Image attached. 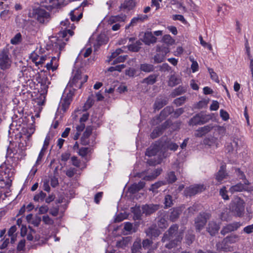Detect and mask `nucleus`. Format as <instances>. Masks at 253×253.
Returning <instances> with one entry per match:
<instances>
[{
  "label": "nucleus",
  "instance_id": "obj_27",
  "mask_svg": "<svg viewBox=\"0 0 253 253\" xmlns=\"http://www.w3.org/2000/svg\"><path fill=\"white\" fill-rule=\"evenodd\" d=\"M131 211L133 214V218L134 220H140L142 215L141 208L140 206H135L131 208Z\"/></svg>",
  "mask_w": 253,
  "mask_h": 253
},
{
  "label": "nucleus",
  "instance_id": "obj_49",
  "mask_svg": "<svg viewBox=\"0 0 253 253\" xmlns=\"http://www.w3.org/2000/svg\"><path fill=\"white\" fill-rule=\"evenodd\" d=\"M22 35L20 33L16 34L10 40V43L12 44H17L21 42Z\"/></svg>",
  "mask_w": 253,
  "mask_h": 253
},
{
  "label": "nucleus",
  "instance_id": "obj_45",
  "mask_svg": "<svg viewBox=\"0 0 253 253\" xmlns=\"http://www.w3.org/2000/svg\"><path fill=\"white\" fill-rule=\"evenodd\" d=\"M180 83V80L174 75H171L169 81V85L170 86H174Z\"/></svg>",
  "mask_w": 253,
  "mask_h": 253
},
{
  "label": "nucleus",
  "instance_id": "obj_47",
  "mask_svg": "<svg viewBox=\"0 0 253 253\" xmlns=\"http://www.w3.org/2000/svg\"><path fill=\"white\" fill-rule=\"evenodd\" d=\"M46 197V194L41 191L39 193L36 194L34 197L35 202H42Z\"/></svg>",
  "mask_w": 253,
  "mask_h": 253
},
{
  "label": "nucleus",
  "instance_id": "obj_59",
  "mask_svg": "<svg viewBox=\"0 0 253 253\" xmlns=\"http://www.w3.org/2000/svg\"><path fill=\"white\" fill-rule=\"evenodd\" d=\"M127 245V241L124 239L118 241L116 243V246L119 248L124 249Z\"/></svg>",
  "mask_w": 253,
  "mask_h": 253
},
{
  "label": "nucleus",
  "instance_id": "obj_55",
  "mask_svg": "<svg viewBox=\"0 0 253 253\" xmlns=\"http://www.w3.org/2000/svg\"><path fill=\"white\" fill-rule=\"evenodd\" d=\"M46 149V148H44L42 147V149H41V150L39 154L38 159L36 162V165H39L40 162L42 161V158L44 155V152L45 151Z\"/></svg>",
  "mask_w": 253,
  "mask_h": 253
},
{
  "label": "nucleus",
  "instance_id": "obj_53",
  "mask_svg": "<svg viewBox=\"0 0 253 253\" xmlns=\"http://www.w3.org/2000/svg\"><path fill=\"white\" fill-rule=\"evenodd\" d=\"M186 243L188 245H191L195 240V235L192 233H188L185 237Z\"/></svg>",
  "mask_w": 253,
  "mask_h": 253
},
{
  "label": "nucleus",
  "instance_id": "obj_9",
  "mask_svg": "<svg viewBox=\"0 0 253 253\" xmlns=\"http://www.w3.org/2000/svg\"><path fill=\"white\" fill-rule=\"evenodd\" d=\"M178 226L176 224L171 225L169 230L166 232L162 239V241L165 242L167 240H170L175 238H178V236L182 237L180 235H177V230Z\"/></svg>",
  "mask_w": 253,
  "mask_h": 253
},
{
  "label": "nucleus",
  "instance_id": "obj_6",
  "mask_svg": "<svg viewBox=\"0 0 253 253\" xmlns=\"http://www.w3.org/2000/svg\"><path fill=\"white\" fill-rule=\"evenodd\" d=\"M35 13L37 20L40 23H47L50 19L49 13L42 7L37 8Z\"/></svg>",
  "mask_w": 253,
  "mask_h": 253
},
{
  "label": "nucleus",
  "instance_id": "obj_42",
  "mask_svg": "<svg viewBox=\"0 0 253 253\" xmlns=\"http://www.w3.org/2000/svg\"><path fill=\"white\" fill-rule=\"evenodd\" d=\"M156 51L157 52H160L166 56V54L169 52V47L165 45H158L156 48Z\"/></svg>",
  "mask_w": 253,
  "mask_h": 253
},
{
  "label": "nucleus",
  "instance_id": "obj_57",
  "mask_svg": "<svg viewBox=\"0 0 253 253\" xmlns=\"http://www.w3.org/2000/svg\"><path fill=\"white\" fill-rule=\"evenodd\" d=\"M127 55L119 56L114 59L113 62V64H116L118 63L123 62L126 59Z\"/></svg>",
  "mask_w": 253,
  "mask_h": 253
},
{
  "label": "nucleus",
  "instance_id": "obj_12",
  "mask_svg": "<svg viewBox=\"0 0 253 253\" xmlns=\"http://www.w3.org/2000/svg\"><path fill=\"white\" fill-rule=\"evenodd\" d=\"M65 41H66L62 37V39H55V41L54 42L51 41V42H53L52 44L53 51H54L55 53H57L58 58H59L61 51L63 50L65 45H66Z\"/></svg>",
  "mask_w": 253,
  "mask_h": 253
},
{
  "label": "nucleus",
  "instance_id": "obj_20",
  "mask_svg": "<svg viewBox=\"0 0 253 253\" xmlns=\"http://www.w3.org/2000/svg\"><path fill=\"white\" fill-rule=\"evenodd\" d=\"M219 229V224H217L215 221H211L208 224V226L207 228V231L211 236H214L218 232Z\"/></svg>",
  "mask_w": 253,
  "mask_h": 253
},
{
  "label": "nucleus",
  "instance_id": "obj_4",
  "mask_svg": "<svg viewBox=\"0 0 253 253\" xmlns=\"http://www.w3.org/2000/svg\"><path fill=\"white\" fill-rule=\"evenodd\" d=\"M211 214L209 212H201L195 218L194 225L197 231L200 232L210 218Z\"/></svg>",
  "mask_w": 253,
  "mask_h": 253
},
{
  "label": "nucleus",
  "instance_id": "obj_46",
  "mask_svg": "<svg viewBox=\"0 0 253 253\" xmlns=\"http://www.w3.org/2000/svg\"><path fill=\"white\" fill-rule=\"evenodd\" d=\"M158 226L160 228L164 229L168 226V222L164 217H161L158 221Z\"/></svg>",
  "mask_w": 253,
  "mask_h": 253
},
{
  "label": "nucleus",
  "instance_id": "obj_54",
  "mask_svg": "<svg viewBox=\"0 0 253 253\" xmlns=\"http://www.w3.org/2000/svg\"><path fill=\"white\" fill-rule=\"evenodd\" d=\"M162 40L163 42L168 44H172L173 42V40L169 35H164L163 37Z\"/></svg>",
  "mask_w": 253,
  "mask_h": 253
},
{
  "label": "nucleus",
  "instance_id": "obj_58",
  "mask_svg": "<svg viewBox=\"0 0 253 253\" xmlns=\"http://www.w3.org/2000/svg\"><path fill=\"white\" fill-rule=\"evenodd\" d=\"M42 221L45 224L48 225H52L54 222L53 220L48 215H43Z\"/></svg>",
  "mask_w": 253,
  "mask_h": 253
},
{
  "label": "nucleus",
  "instance_id": "obj_38",
  "mask_svg": "<svg viewBox=\"0 0 253 253\" xmlns=\"http://www.w3.org/2000/svg\"><path fill=\"white\" fill-rule=\"evenodd\" d=\"M180 213L179 209L173 208L169 214V219L172 221H175L178 217Z\"/></svg>",
  "mask_w": 253,
  "mask_h": 253
},
{
  "label": "nucleus",
  "instance_id": "obj_41",
  "mask_svg": "<svg viewBox=\"0 0 253 253\" xmlns=\"http://www.w3.org/2000/svg\"><path fill=\"white\" fill-rule=\"evenodd\" d=\"M226 172L223 169V166L220 167V170L216 175V179L218 182H221L222 180L225 177Z\"/></svg>",
  "mask_w": 253,
  "mask_h": 253
},
{
  "label": "nucleus",
  "instance_id": "obj_26",
  "mask_svg": "<svg viewBox=\"0 0 253 253\" xmlns=\"http://www.w3.org/2000/svg\"><path fill=\"white\" fill-rule=\"evenodd\" d=\"M142 250L141 241L140 239L137 238L133 243L131 248L132 253H141Z\"/></svg>",
  "mask_w": 253,
  "mask_h": 253
},
{
  "label": "nucleus",
  "instance_id": "obj_48",
  "mask_svg": "<svg viewBox=\"0 0 253 253\" xmlns=\"http://www.w3.org/2000/svg\"><path fill=\"white\" fill-rule=\"evenodd\" d=\"M165 55L158 52L154 57V63H160L163 62L165 59Z\"/></svg>",
  "mask_w": 253,
  "mask_h": 253
},
{
  "label": "nucleus",
  "instance_id": "obj_31",
  "mask_svg": "<svg viewBox=\"0 0 253 253\" xmlns=\"http://www.w3.org/2000/svg\"><path fill=\"white\" fill-rule=\"evenodd\" d=\"M142 44V42L140 40H138L135 42L128 45L127 47L130 51L138 52L141 48Z\"/></svg>",
  "mask_w": 253,
  "mask_h": 253
},
{
  "label": "nucleus",
  "instance_id": "obj_34",
  "mask_svg": "<svg viewBox=\"0 0 253 253\" xmlns=\"http://www.w3.org/2000/svg\"><path fill=\"white\" fill-rule=\"evenodd\" d=\"M57 58L56 57H52L50 62L49 63H48L46 65V67L48 70H52L53 71L55 70L58 66L57 62Z\"/></svg>",
  "mask_w": 253,
  "mask_h": 253
},
{
  "label": "nucleus",
  "instance_id": "obj_11",
  "mask_svg": "<svg viewBox=\"0 0 253 253\" xmlns=\"http://www.w3.org/2000/svg\"><path fill=\"white\" fill-rule=\"evenodd\" d=\"M205 189L206 186L204 184H196L186 188L184 190V193L186 196L191 197L201 193Z\"/></svg>",
  "mask_w": 253,
  "mask_h": 253
},
{
  "label": "nucleus",
  "instance_id": "obj_1",
  "mask_svg": "<svg viewBox=\"0 0 253 253\" xmlns=\"http://www.w3.org/2000/svg\"><path fill=\"white\" fill-rule=\"evenodd\" d=\"M160 151V147L159 145L157 144L151 145L147 149L145 153L146 156L149 157H154V158H150L147 160V163L150 166H155L161 163L162 158L160 156H157Z\"/></svg>",
  "mask_w": 253,
  "mask_h": 253
},
{
  "label": "nucleus",
  "instance_id": "obj_62",
  "mask_svg": "<svg viewBox=\"0 0 253 253\" xmlns=\"http://www.w3.org/2000/svg\"><path fill=\"white\" fill-rule=\"evenodd\" d=\"M220 115L224 121H227L229 119V116L228 113L223 109L220 110Z\"/></svg>",
  "mask_w": 253,
  "mask_h": 253
},
{
  "label": "nucleus",
  "instance_id": "obj_7",
  "mask_svg": "<svg viewBox=\"0 0 253 253\" xmlns=\"http://www.w3.org/2000/svg\"><path fill=\"white\" fill-rule=\"evenodd\" d=\"M50 4L46 5L44 2H42L41 6L45 7L48 10H52L55 7L63 6L67 4L69 2L74 1V0H48Z\"/></svg>",
  "mask_w": 253,
  "mask_h": 253
},
{
  "label": "nucleus",
  "instance_id": "obj_32",
  "mask_svg": "<svg viewBox=\"0 0 253 253\" xmlns=\"http://www.w3.org/2000/svg\"><path fill=\"white\" fill-rule=\"evenodd\" d=\"M158 77V75L157 74H151L148 77L143 79L142 83L146 84H153L157 81V78Z\"/></svg>",
  "mask_w": 253,
  "mask_h": 253
},
{
  "label": "nucleus",
  "instance_id": "obj_24",
  "mask_svg": "<svg viewBox=\"0 0 253 253\" xmlns=\"http://www.w3.org/2000/svg\"><path fill=\"white\" fill-rule=\"evenodd\" d=\"M240 239L239 236L236 234H231L228 236L223 240L222 243L225 245L228 244H234L239 241Z\"/></svg>",
  "mask_w": 253,
  "mask_h": 253
},
{
  "label": "nucleus",
  "instance_id": "obj_37",
  "mask_svg": "<svg viewBox=\"0 0 253 253\" xmlns=\"http://www.w3.org/2000/svg\"><path fill=\"white\" fill-rule=\"evenodd\" d=\"M167 182L165 181H159L154 184L151 185L150 188L149 189V191H152L153 193H157V190L161 186L166 185Z\"/></svg>",
  "mask_w": 253,
  "mask_h": 253
},
{
  "label": "nucleus",
  "instance_id": "obj_18",
  "mask_svg": "<svg viewBox=\"0 0 253 253\" xmlns=\"http://www.w3.org/2000/svg\"><path fill=\"white\" fill-rule=\"evenodd\" d=\"M73 93L70 90L69 93L67 94V96L62 99L60 103V107L63 111H66L68 108L72 100Z\"/></svg>",
  "mask_w": 253,
  "mask_h": 253
},
{
  "label": "nucleus",
  "instance_id": "obj_60",
  "mask_svg": "<svg viewBox=\"0 0 253 253\" xmlns=\"http://www.w3.org/2000/svg\"><path fill=\"white\" fill-rule=\"evenodd\" d=\"M92 129L91 127H87L85 129V130L84 131L82 136L84 137V138H89V137L92 133Z\"/></svg>",
  "mask_w": 253,
  "mask_h": 253
},
{
  "label": "nucleus",
  "instance_id": "obj_22",
  "mask_svg": "<svg viewBox=\"0 0 253 253\" xmlns=\"http://www.w3.org/2000/svg\"><path fill=\"white\" fill-rule=\"evenodd\" d=\"M135 6V3L133 0H126L119 7L121 10L129 11L132 9Z\"/></svg>",
  "mask_w": 253,
  "mask_h": 253
},
{
  "label": "nucleus",
  "instance_id": "obj_39",
  "mask_svg": "<svg viewBox=\"0 0 253 253\" xmlns=\"http://www.w3.org/2000/svg\"><path fill=\"white\" fill-rule=\"evenodd\" d=\"M96 42L99 45L106 44L108 42V38L105 34H101L97 37Z\"/></svg>",
  "mask_w": 253,
  "mask_h": 253
},
{
  "label": "nucleus",
  "instance_id": "obj_56",
  "mask_svg": "<svg viewBox=\"0 0 253 253\" xmlns=\"http://www.w3.org/2000/svg\"><path fill=\"white\" fill-rule=\"evenodd\" d=\"M77 170L75 168H71L66 172V175L69 177H72L77 173Z\"/></svg>",
  "mask_w": 253,
  "mask_h": 253
},
{
  "label": "nucleus",
  "instance_id": "obj_3",
  "mask_svg": "<svg viewBox=\"0 0 253 253\" xmlns=\"http://www.w3.org/2000/svg\"><path fill=\"white\" fill-rule=\"evenodd\" d=\"M245 205L244 200L237 197L230 204V210L235 215L240 217L244 214Z\"/></svg>",
  "mask_w": 253,
  "mask_h": 253
},
{
  "label": "nucleus",
  "instance_id": "obj_14",
  "mask_svg": "<svg viewBox=\"0 0 253 253\" xmlns=\"http://www.w3.org/2000/svg\"><path fill=\"white\" fill-rule=\"evenodd\" d=\"M159 204H145L141 207L142 213L146 216L150 215L154 213L160 209Z\"/></svg>",
  "mask_w": 253,
  "mask_h": 253
},
{
  "label": "nucleus",
  "instance_id": "obj_5",
  "mask_svg": "<svg viewBox=\"0 0 253 253\" xmlns=\"http://www.w3.org/2000/svg\"><path fill=\"white\" fill-rule=\"evenodd\" d=\"M50 76L47 74H41L38 79V84L40 85V92L41 94L46 93L48 85L50 84Z\"/></svg>",
  "mask_w": 253,
  "mask_h": 253
},
{
  "label": "nucleus",
  "instance_id": "obj_61",
  "mask_svg": "<svg viewBox=\"0 0 253 253\" xmlns=\"http://www.w3.org/2000/svg\"><path fill=\"white\" fill-rule=\"evenodd\" d=\"M190 60L192 62L191 68L192 72L194 73L198 71L199 69V65L197 61H194L193 59L190 58Z\"/></svg>",
  "mask_w": 253,
  "mask_h": 253
},
{
  "label": "nucleus",
  "instance_id": "obj_2",
  "mask_svg": "<svg viewBox=\"0 0 253 253\" xmlns=\"http://www.w3.org/2000/svg\"><path fill=\"white\" fill-rule=\"evenodd\" d=\"M87 79L88 76L86 75H82L80 71L77 70L73 78L69 81L68 85L72 87L74 90H77L81 88Z\"/></svg>",
  "mask_w": 253,
  "mask_h": 253
},
{
  "label": "nucleus",
  "instance_id": "obj_44",
  "mask_svg": "<svg viewBox=\"0 0 253 253\" xmlns=\"http://www.w3.org/2000/svg\"><path fill=\"white\" fill-rule=\"evenodd\" d=\"M162 130L159 126H157L151 132L150 136L152 139L156 138L160 136L163 133Z\"/></svg>",
  "mask_w": 253,
  "mask_h": 253
},
{
  "label": "nucleus",
  "instance_id": "obj_13",
  "mask_svg": "<svg viewBox=\"0 0 253 253\" xmlns=\"http://www.w3.org/2000/svg\"><path fill=\"white\" fill-rule=\"evenodd\" d=\"M209 119V116L204 114H196L189 122V125H203L206 123Z\"/></svg>",
  "mask_w": 253,
  "mask_h": 253
},
{
  "label": "nucleus",
  "instance_id": "obj_40",
  "mask_svg": "<svg viewBox=\"0 0 253 253\" xmlns=\"http://www.w3.org/2000/svg\"><path fill=\"white\" fill-rule=\"evenodd\" d=\"M166 178L167 180L165 181L167 182V184L172 183L174 182L177 179V178L173 171H170L169 172Z\"/></svg>",
  "mask_w": 253,
  "mask_h": 253
},
{
  "label": "nucleus",
  "instance_id": "obj_36",
  "mask_svg": "<svg viewBox=\"0 0 253 253\" xmlns=\"http://www.w3.org/2000/svg\"><path fill=\"white\" fill-rule=\"evenodd\" d=\"M182 239V237L178 236V238L176 237L174 239H170V241L165 245V247L169 249H171L175 247L177 245L178 242H181Z\"/></svg>",
  "mask_w": 253,
  "mask_h": 253
},
{
  "label": "nucleus",
  "instance_id": "obj_43",
  "mask_svg": "<svg viewBox=\"0 0 253 253\" xmlns=\"http://www.w3.org/2000/svg\"><path fill=\"white\" fill-rule=\"evenodd\" d=\"M164 204L165 209L171 207L173 205L172 196L170 195H166L165 197Z\"/></svg>",
  "mask_w": 253,
  "mask_h": 253
},
{
  "label": "nucleus",
  "instance_id": "obj_35",
  "mask_svg": "<svg viewBox=\"0 0 253 253\" xmlns=\"http://www.w3.org/2000/svg\"><path fill=\"white\" fill-rule=\"evenodd\" d=\"M173 112V108L171 106H167L160 113L162 119H165L170 114Z\"/></svg>",
  "mask_w": 253,
  "mask_h": 253
},
{
  "label": "nucleus",
  "instance_id": "obj_10",
  "mask_svg": "<svg viewBox=\"0 0 253 253\" xmlns=\"http://www.w3.org/2000/svg\"><path fill=\"white\" fill-rule=\"evenodd\" d=\"M60 25L62 26V29H64L61 33V36L64 40L67 41L68 39V38H67V35H69V36H72L74 34V32L70 29V28L73 29V27L74 28H75V26H74V24H72L71 26H70L71 24L69 20L67 19H65L64 21H61Z\"/></svg>",
  "mask_w": 253,
  "mask_h": 253
},
{
  "label": "nucleus",
  "instance_id": "obj_8",
  "mask_svg": "<svg viewBox=\"0 0 253 253\" xmlns=\"http://www.w3.org/2000/svg\"><path fill=\"white\" fill-rule=\"evenodd\" d=\"M11 60L9 57L8 52L6 50H2L0 53V68L5 70L10 68Z\"/></svg>",
  "mask_w": 253,
  "mask_h": 253
},
{
  "label": "nucleus",
  "instance_id": "obj_30",
  "mask_svg": "<svg viewBox=\"0 0 253 253\" xmlns=\"http://www.w3.org/2000/svg\"><path fill=\"white\" fill-rule=\"evenodd\" d=\"M139 69L142 72L150 73L154 71L155 67L151 64L144 63L140 65Z\"/></svg>",
  "mask_w": 253,
  "mask_h": 253
},
{
  "label": "nucleus",
  "instance_id": "obj_29",
  "mask_svg": "<svg viewBox=\"0 0 253 253\" xmlns=\"http://www.w3.org/2000/svg\"><path fill=\"white\" fill-rule=\"evenodd\" d=\"M212 127L213 126L211 125H207L202 127L197 130L196 136L197 137H202L210 131Z\"/></svg>",
  "mask_w": 253,
  "mask_h": 253
},
{
  "label": "nucleus",
  "instance_id": "obj_33",
  "mask_svg": "<svg viewBox=\"0 0 253 253\" xmlns=\"http://www.w3.org/2000/svg\"><path fill=\"white\" fill-rule=\"evenodd\" d=\"M162 171V169H156L151 175H146L144 176L143 179L147 181L153 180L161 174Z\"/></svg>",
  "mask_w": 253,
  "mask_h": 253
},
{
  "label": "nucleus",
  "instance_id": "obj_52",
  "mask_svg": "<svg viewBox=\"0 0 253 253\" xmlns=\"http://www.w3.org/2000/svg\"><path fill=\"white\" fill-rule=\"evenodd\" d=\"M164 119H162V117L161 116V114L159 116H157L154 117L151 121V124L153 126H156L159 124L161 122H162Z\"/></svg>",
  "mask_w": 253,
  "mask_h": 253
},
{
  "label": "nucleus",
  "instance_id": "obj_16",
  "mask_svg": "<svg viewBox=\"0 0 253 253\" xmlns=\"http://www.w3.org/2000/svg\"><path fill=\"white\" fill-rule=\"evenodd\" d=\"M241 225V223L239 222H234L227 224L222 228L220 233L224 236L231 232L237 230Z\"/></svg>",
  "mask_w": 253,
  "mask_h": 253
},
{
  "label": "nucleus",
  "instance_id": "obj_63",
  "mask_svg": "<svg viewBox=\"0 0 253 253\" xmlns=\"http://www.w3.org/2000/svg\"><path fill=\"white\" fill-rule=\"evenodd\" d=\"M41 222V218L39 216H36L31 221V223L34 225V226L38 227Z\"/></svg>",
  "mask_w": 253,
  "mask_h": 253
},
{
  "label": "nucleus",
  "instance_id": "obj_19",
  "mask_svg": "<svg viewBox=\"0 0 253 253\" xmlns=\"http://www.w3.org/2000/svg\"><path fill=\"white\" fill-rule=\"evenodd\" d=\"M70 19L72 21H79L83 17L82 9L78 7L70 12Z\"/></svg>",
  "mask_w": 253,
  "mask_h": 253
},
{
  "label": "nucleus",
  "instance_id": "obj_15",
  "mask_svg": "<svg viewBox=\"0 0 253 253\" xmlns=\"http://www.w3.org/2000/svg\"><path fill=\"white\" fill-rule=\"evenodd\" d=\"M250 184L249 181L247 179L244 181V183L241 182L238 183L237 184L231 186L229 188V191L233 193L234 192H242L243 191L248 190V186Z\"/></svg>",
  "mask_w": 253,
  "mask_h": 253
},
{
  "label": "nucleus",
  "instance_id": "obj_64",
  "mask_svg": "<svg viewBox=\"0 0 253 253\" xmlns=\"http://www.w3.org/2000/svg\"><path fill=\"white\" fill-rule=\"evenodd\" d=\"M172 19L174 20H179L183 23H185L186 22L184 17L182 15H178V14L173 15L172 16Z\"/></svg>",
  "mask_w": 253,
  "mask_h": 253
},
{
  "label": "nucleus",
  "instance_id": "obj_23",
  "mask_svg": "<svg viewBox=\"0 0 253 253\" xmlns=\"http://www.w3.org/2000/svg\"><path fill=\"white\" fill-rule=\"evenodd\" d=\"M145 185V182L142 181L138 183H133L128 188V192L131 194H134L143 189Z\"/></svg>",
  "mask_w": 253,
  "mask_h": 253
},
{
  "label": "nucleus",
  "instance_id": "obj_50",
  "mask_svg": "<svg viewBox=\"0 0 253 253\" xmlns=\"http://www.w3.org/2000/svg\"><path fill=\"white\" fill-rule=\"evenodd\" d=\"M187 97L185 96H182L175 99L173 103L177 106H179L183 105L186 101Z\"/></svg>",
  "mask_w": 253,
  "mask_h": 253
},
{
  "label": "nucleus",
  "instance_id": "obj_51",
  "mask_svg": "<svg viewBox=\"0 0 253 253\" xmlns=\"http://www.w3.org/2000/svg\"><path fill=\"white\" fill-rule=\"evenodd\" d=\"M186 91V89L183 86H179L177 88L174 89L172 92L173 95L175 96L176 95H179Z\"/></svg>",
  "mask_w": 253,
  "mask_h": 253
},
{
  "label": "nucleus",
  "instance_id": "obj_28",
  "mask_svg": "<svg viewBox=\"0 0 253 253\" xmlns=\"http://www.w3.org/2000/svg\"><path fill=\"white\" fill-rule=\"evenodd\" d=\"M239 141L238 139H234L232 141L226 146V150L228 152L237 151L239 148Z\"/></svg>",
  "mask_w": 253,
  "mask_h": 253
},
{
  "label": "nucleus",
  "instance_id": "obj_17",
  "mask_svg": "<svg viewBox=\"0 0 253 253\" xmlns=\"http://www.w3.org/2000/svg\"><path fill=\"white\" fill-rule=\"evenodd\" d=\"M146 45H150L157 42V38L154 36L151 32H146L144 33L143 38L141 39Z\"/></svg>",
  "mask_w": 253,
  "mask_h": 253
},
{
  "label": "nucleus",
  "instance_id": "obj_21",
  "mask_svg": "<svg viewBox=\"0 0 253 253\" xmlns=\"http://www.w3.org/2000/svg\"><path fill=\"white\" fill-rule=\"evenodd\" d=\"M168 103V99L166 97H161L157 98L154 104V109L159 110L163 108Z\"/></svg>",
  "mask_w": 253,
  "mask_h": 253
},
{
  "label": "nucleus",
  "instance_id": "obj_25",
  "mask_svg": "<svg viewBox=\"0 0 253 253\" xmlns=\"http://www.w3.org/2000/svg\"><path fill=\"white\" fill-rule=\"evenodd\" d=\"M147 18V16L146 15H138L137 17H133L131 19L129 24L126 27V29L128 28L129 26H134L138 22H142Z\"/></svg>",
  "mask_w": 253,
  "mask_h": 253
}]
</instances>
